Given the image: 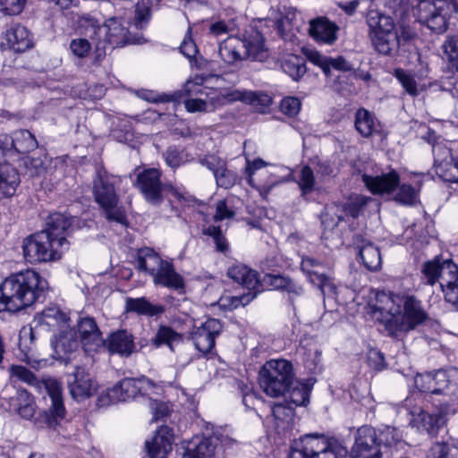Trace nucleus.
I'll list each match as a JSON object with an SVG mask.
<instances>
[{
    "instance_id": "nucleus-1",
    "label": "nucleus",
    "mask_w": 458,
    "mask_h": 458,
    "mask_svg": "<svg viewBox=\"0 0 458 458\" xmlns=\"http://www.w3.org/2000/svg\"><path fill=\"white\" fill-rule=\"evenodd\" d=\"M48 291V282L33 269L7 276L0 284V312L17 313L42 301Z\"/></svg>"
},
{
    "instance_id": "nucleus-2",
    "label": "nucleus",
    "mask_w": 458,
    "mask_h": 458,
    "mask_svg": "<svg viewBox=\"0 0 458 458\" xmlns=\"http://www.w3.org/2000/svg\"><path fill=\"white\" fill-rule=\"evenodd\" d=\"M120 180L109 174L104 167L99 166L92 181V193L95 201L101 208L105 217L108 221L122 225L126 223V215L119 207V195L116 185Z\"/></svg>"
},
{
    "instance_id": "nucleus-3",
    "label": "nucleus",
    "mask_w": 458,
    "mask_h": 458,
    "mask_svg": "<svg viewBox=\"0 0 458 458\" xmlns=\"http://www.w3.org/2000/svg\"><path fill=\"white\" fill-rule=\"evenodd\" d=\"M417 41H420L415 30L403 25V53L407 55V66L403 71V88L411 96H417L425 90L428 84V70L420 60Z\"/></svg>"
},
{
    "instance_id": "nucleus-4",
    "label": "nucleus",
    "mask_w": 458,
    "mask_h": 458,
    "mask_svg": "<svg viewBox=\"0 0 458 458\" xmlns=\"http://www.w3.org/2000/svg\"><path fill=\"white\" fill-rule=\"evenodd\" d=\"M398 442V432L394 428L387 426L377 436L374 428L362 426L356 431L351 449L352 458H382L381 445L393 446Z\"/></svg>"
},
{
    "instance_id": "nucleus-5",
    "label": "nucleus",
    "mask_w": 458,
    "mask_h": 458,
    "mask_svg": "<svg viewBox=\"0 0 458 458\" xmlns=\"http://www.w3.org/2000/svg\"><path fill=\"white\" fill-rule=\"evenodd\" d=\"M300 447H293L289 458H346L347 448L335 438L320 434H307L301 437Z\"/></svg>"
},
{
    "instance_id": "nucleus-6",
    "label": "nucleus",
    "mask_w": 458,
    "mask_h": 458,
    "mask_svg": "<svg viewBox=\"0 0 458 458\" xmlns=\"http://www.w3.org/2000/svg\"><path fill=\"white\" fill-rule=\"evenodd\" d=\"M454 12H458V0H420L412 6L413 15L418 21L437 33L446 30Z\"/></svg>"
},
{
    "instance_id": "nucleus-7",
    "label": "nucleus",
    "mask_w": 458,
    "mask_h": 458,
    "mask_svg": "<svg viewBox=\"0 0 458 458\" xmlns=\"http://www.w3.org/2000/svg\"><path fill=\"white\" fill-rule=\"evenodd\" d=\"M294 384L293 365L286 360H270L259 371V385L269 396L284 394Z\"/></svg>"
},
{
    "instance_id": "nucleus-8",
    "label": "nucleus",
    "mask_w": 458,
    "mask_h": 458,
    "mask_svg": "<svg viewBox=\"0 0 458 458\" xmlns=\"http://www.w3.org/2000/svg\"><path fill=\"white\" fill-rule=\"evenodd\" d=\"M369 312L385 325L392 336L401 332V296L389 292L377 291L374 300L369 302Z\"/></svg>"
},
{
    "instance_id": "nucleus-9",
    "label": "nucleus",
    "mask_w": 458,
    "mask_h": 458,
    "mask_svg": "<svg viewBox=\"0 0 458 458\" xmlns=\"http://www.w3.org/2000/svg\"><path fill=\"white\" fill-rule=\"evenodd\" d=\"M369 35L375 49L383 55L397 54L400 47L399 37L394 31V23L390 16L369 13L367 19Z\"/></svg>"
},
{
    "instance_id": "nucleus-10",
    "label": "nucleus",
    "mask_w": 458,
    "mask_h": 458,
    "mask_svg": "<svg viewBox=\"0 0 458 458\" xmlns=\"http://www.w3.org/2000/svg\"><path fill=\"white\" fill-rule=\"evenodd\" d=\"M59 247L47 233L37 232L23 240V257L30 264L55 261L62 256Z\"/></svg>"
},
{
    "instance_id": "nucleus-11",
    "label": "nucleus",
    "mask_w": 458,
    "mask_h": 458,
    "mask_svg": "<svg viewBox=\"0 0 458 458\" xmlns=\"http://www.w3.org/2000/svg\"><path fill=\"white\" fill-rule=\"evenodd\" d=\"M36 389L39 392L44 389L50 399V404L41 413V419L47 427L55 428L66 416L62 384L56 378L46 377L39 381V386Z\"/></svg>"
},
{
    "instance_id": "nucleus-12",
    "label": "nucleus",
    "mask_w": 458,
    "mask_h": 458,
    "mask_svg": "<svg viewBox=\"0 0 458 458\" xmlns=\"http://www.w3.org/2000/svg\"><path fill=\"white\" fill-rule=\"evenodd\" d=\"M154 384L147 377L123 378L108 389L106 394L100 395L98 402L101 405L126 402L135 399L139 394H147Z\"/></svg>"
},
{
    "instance_id": "nucleus-13",
    "label": "nucleus",
    "mask_w": 458,
    "mask_h": 458,
    "mask_svg": "<svg viewBox=\"0 0 458 458\" xmlns=\"http://www.w3.org/2000/svg\"><path fill=\"white\" fill-rule=\"evenodd\" d=\"M134 186L148 203L155 206L163 201V191L168 188L161 181V172L156 168H148L138 173Z\"/></svg>"
},
{
    "instance_id": "nucleus-14",
    "label": "nucleus",
    "mask_w": 458,
    "mask_h": 458,
    "mask_svg": "<svg viewBox=\"0 0 458 458\" xmlns=\"http://www.w3.org/2000/svg\"><path fill=\"white\" fill-rule=\"evenodd\" d=\"M434 169L445 182H458V157H454L451 149L442 142L433 143Z\"/></svg>"
},
{
    "instance_id": "nucleus-15",
    "label": "nucleus",
    "mask_w": 458,
    "mask_h": 458,
    "mask_svg": "<svg viewBox=\"0 0 458 458\" xmlns=\"http://www.w3.org/2000/svg\"><path fill=\"white\" fill-rule=\"evenodd\" d=\"M429 319L421 300L413 294L403 293V332L415 330Z\"/></svg>"
},
{
    "instance_id": "nucleus-16",
    "label": "nucleus",
    "mask_w": 458,
    "mask_h": 458,
    "mask_svg": "<svg viewBox=\"0 0 458 458\" xmlns=\"http://www.w3.org/2000/svg\"><path fill=\"white\" fill-rule=\"evenodd\" d=\"M301 270L308 276L310 283L316 285L324 297H334L335 285L333 279L324 273V265L318 259L310 257L301 260Z\"/></svg>"
},
{
    "instance_id": "nucleus-17",
    "label": "nucleus",
    "mask_w": 458,
    "mask_h": 458,
    "mask_svg": "<svg viewBox=\"0 0 458 458\" xmlns=\"http://www.w3.org/2000/svg\"><path fill=\"white\" fill-rule=\"evenodd\" d=\"M38 148L35 136L28 130H18L11 136L0 135V157H4L6 151L14 150L24 154Z\"/></svg>"
},
{
    "instance_id": "nucleus-18",
    "label": "nucleus",
    "mask_w": 458,
    "mask_h": 458,
    "mask_svg": "<svg viewBox=\"0 0 458 458\" xmlns=\"http://www.w3.org/2000/svg\"><path fill=\"white\" fill-rule=\"evenodd\" d=\"M221 330L222 325L218 319H207L200 327H196L191 334V339L196 349L204 354L208 353L215 347V339Z\"/></svg>"
},
{
    "instance_id": "nucleus-19",
    "label": "nucleus",
    "mask_w": 458,
    "mask_h": 458,
    "mask_svg": "<svg viewBox=\"0 0 458 458\" xmlns=\"http://www.w3.org/2000/svg\"><path fill=\"white\" fill-rule=\"evenodd\" d=\"M410 425L419 431H426L429 435H435L446 421L445 414L441 409L437 414H428L420 407H415L409 412Z\"/></svg>"
},
{
    "instance_id": "nucleus-20",
    "label": "nucleus",
    "mask_w": 458,
    "mask_h": 458,
    "mask_svg": "<svg viewBox=\"0 0 458 458\" xmlns=\"http://www.w3.org/2000/svg\"><path fill=\"white\" fill-rule=\"evenodd\" d=\"M68 387L71 396L80 402L93 394V383L88 370L77 366L68 377Z\"/></svg>"
},
{
    "instance_id": "nucleus-21",
    "label": "nucleus",
    "mask_w": 458,
    "mask_h": 458,
    "mask_svg": "<svg viewBox=\"0 0 458 458\" xmlns=\"http://www.w3.org/2000/svg\"><path fill=\"white\" fill-rule=\"evenodd\" d=\"M174 431L168 426H161L145 446L150 458H165L172 450Z\"/></svg>"
},
{
    "instance_id": "nucleus-22",
    "label": "nucleus",
    "mask_w": 458,
    "mask_h": 458,
    "mask_svg": "<svg viewBox=\"0 0 458 458\" xmlns=\"http://www.w3.org/2000/svg\"><path fill=\"white\" fill-rule=\"evenodd\" d=\"M2 45L17 53H22L33 46L32 36L25 26L13 24L3 34Z\"/></svg>"
},
{
    "instance_id": "nucleus-23",
    "label": "nucleus",
    "mask_w": 458,
    "mask_h": 458,
    "mask_svg": "<svg viewBox=\"0 0 458 458\" xmlns=\"http://www.w3.org/2000/svg\"><path fill=\"white\" fill-rule=\"evenodd\" d=\"M304 54L306 58L313 64L320 67L327 76H330L332 69L339 72H350L353 69L352 64L343 56L328 57L315 49H305Z\"/></svg>"
},
{
    "instance_id": "nucleus-24",
    "label": "nucleus",
    "mask_w": 458,
    "mask_h": 458,
    "mask_svg": "<svg viewBox=\"0 0 458 458\" xmlns=\"http://www.w3.org/2000/svg\"><path fill=\"white\" fill-rule=\"evenodd\" d=\"M399 181V175L394 171L377 176L362 175L363 183L374 195L384 196L392 193L398 186Z\"/></svg>"
},
{
    "instance_id": "nucleus-25",
    "label": "nucleus",
    "mask_w": 458,
    "mask_h": 458,
    "mask_svg": "<svg viewBox=\"0 0 458 458\" xmlns=\"http://www.w3.org/2000/svg\"><path fill=\"white\" fill-rule=\"evenodd\" d=\"M69 318L58 307L51 306L37 313L34 318L36 326L45 327L48 331H60L67 327Z\"/></svg>"
},
{
    "instance_id": "nucleus-26",
    "label": "nucleus",
    "mask_w": 458,
    "mask_h": 458,
    "mask_svg": "<svg viewBox=\"0 0 458 458\" xmlns=\"http://www.w3.org/2000/svg\"><path fill=\"white\" fill-rule=\"evenodd\" d=\"M228 102L240 100L253 106L259 112L264 113L272 104V97L262 91L233 89L227 91Z\"/></svg>"
},
{
    "instance_id": "nucleus-27",
    "label": "nucleus",
    "mask_w": 458,
    "mask_h": 458,
    "mask_svg": "<svg viewBox=\"0 0 458 458\" xmlns=\"http://www.w3.org/2000/svg\"><path fill=\"white\" fill-rule=\"evenodd\" d=\"M152 278L156 285H160L179 293L184 292V278L176 272L174 266L170 261L166 260L157 272H155Z\"/></svg>"
},
{
    "instance_id": "nucleus-28",
    "label": "nucleus",
    "mask_w": 458,
    "mask_h": 458,
    "mask_svg": "<svg viewBox=\"0 0 458 458\" xmlns=\"http://www.w3.org/2000/svg\"><path fill=\"white\" fill-rule=\"evenodd\" d=\"M228 102L227 91L211 92L206 94V98L202 97L189 98L184 100V106L187 111L194 112H212L216 107L225 105Z\"/></svg>"
},
{
    "instance_id": "nucleus-29",
    "label": "nucleus",
    "mask_w": 458,
    "mask_h": 458,
    "mask_svg": "<svg viewBox=\"0 0 458 458\" xmlns=\"http://www.w3.org/2000/svg\"><path fill=\"white\" fill-rule=\"evenodd\" d=\"M52 345L55 354L60 359H66L80 346L77 332L67 326V327L60 330L58 335H55Z\"/></svg>"
},
{
    "instance_id": "nucleus-30",
    "label": "nucleus",
    "mask_w": 458,
    "mask_h": 458,
    "mask_svg": "<svg viewBox=\"0 0 458 458\" xmlns=\"http://www.w3.org/2000/svg\"><path fill=\"white\" fill-rule=\"evenodd\" d=\"M227 276L246 288L248 292L257 291V293H259L261 291L262 285L260 284L257 271L243 264H236L230 267L227 270Z\"/></svg>"
},
{
    "instance_id": "nucleus-31",
    "label": "nucleus",
    "mask_w": 458,
    "mask_h": 458,
    "mask_svg": "<svg viewBox=\"0 0 458 458\" xmlns=\"http://www.w3.org/2000/svg\"><path fill=\"white\" fill-rule=\"evenodd\" d=\"M71 218L62 213L51 214L46 222V226L40 232L47 233L50 239L57 243L60 248L67 243L64 233L71 226Z\"/></svg>"
},
{
    "instance_id": "nucleus-32",
    "label": "nucleus",
    "mask_w": 458,
    "mask_h": 458,
    "mask_svg": "<svg viewBox=\"0 0 458 458\" xmlns=\"http://www.w3.org/2000/svg\"><path fill=\"white\" fill-rule=\"evenodd\" d=\"M338 26L327 18H318L310 22L309 33L316 41L332 45L337 38Z\"/></svg>"
},
{
    "instance_id": "nucleus-33",
    "label": "nucleus",
    "mask_w": 458,
    "mask_h": 458,
    "mask_svg": "<svg viewBox=\"0 0 458 458\" xmlns=\"http://www.w3.org/2000/svg\"><path fill=\"white\" fill-rule=\"evenodd\" d=\"M81 343L87 348H98L102 345L101 332L93 318H81L77 322Z\"/></svg>"
},
{
    "instance_id": "nucleus-34",
    "label": "nucleus",
    "mask_w": 458,
    "mask_h": 458,
    "mask_svg": "<svg viewBox=\"0 0 458 458\" xmlns=\"http://www.w3.org/2000/svg\"><path fill=\"white\" fill-rule=\"evenodd\" d=\"M243 56L253 61L263 62L268 57V51L265 46L262 34L257 30L252 31L244 39Z\"/></svg>"
},
{
    "instance_id": "nucleus-35",
    "label": "nucleus",
    "mask_w": 458,
    "mask_h": 458,
    "mask_svg": "<svg viewBox=\"0 0 458 458\" xmlns=\"http://www.w3.org/2000/svg\"><path fill=\"white\" fill-rule=\"evenodd\" d=\"M102 345L112 353L129 356L134 351L133 336L125 330H119L111 334Z\"/></svg>"
},
{
    "instance_id": "nucleus-36",
    "label": "nucleus",
    "mask_w": 458,
    "mask_h": 458,
    "mask_svg": "<svg viewBox=\"0 0 458 458\" xmlns=\"http://www.w3.org/2000/svg\"><path fill=\"white\" fill-rule=\"evenodd\" d=\"M165 261L153 249L142 248L137 253L136 267L140 272L153 276Z\"/></svg>"
},
{
    "instance_id": "nucleus-37",
    "label": "nucleus",
    "mask_w": 458,
    "mask_h": 458,
    "mask_svg": "<svg viewBox=\"0 0 458 458\" xmlns=\"http://www.w3.org/2000/svg\"><path fill=\"white\" fill-rule=\"evenodd\" d=\"M357 243L362 242V245H358L357 250L359 257L361 259L364 267L369 271H377L381 267L382 259L377 247L370 242H365L360 236H356Z\"/></svg>"
},
{
    "instance_id": "nucleus-38",
    "label": "nucleus",
    "mask_w": 458,
    "mask_h": 458,
    "mask_svg": "<svg viewBox=\"0 0 458 458\" xmlns=\"http://www.w3.org/2000/svg\"><path fill=\"white\" fill-rule=\"evenodd\" d=\"M127 312H134L138 315L154 317L163 314L165 308L161 304H153L147 298H127L125 301Z\"/></svg>"
},
{
    "instance_id": "nucleus-39",
    "label": "nucleus",
    "mask_w": 458,
    "mask_h": 458,
    "mask_svg": "<svg viewBox=\"0 0 458 458\" xmlns=\"http://www.w3.org/2000/svg\"><path fill=\"white\" fill-rule=\"evenodd\" d=\"M242 48H244L242 39L236 37H229L219 44L218 54L226 64H233L244 59Z\"/></svg>"
},
{
    "instance_id": "nucleus-40",
    "label": "nucleus",
    "mask_w": 458,
    "mask_h": 458,
    "mask_svg": "<svg viewBox=\"0 0 458 458\" xmlns=\"http://www.w3.org/2000/svg\"><path fill=\"white\" fill-rule=\"evenodd\" d=\"M355 129L365 138L377 131L378 123L375 116L365 108H360L355 113Z\"/></svg>"
},
{
    "instance_id": "nucleus-41",
    "label": "nucleus",
    "mask_w": 458,
    "mask_h": 458,
    "mask_svg": "<svg viewBox=\"0 0 458 458\" xmlns=\"http://www.w3.org/2000/svg\"><path fill=\"white\" fill-rule=\"evenodd\" d=\"M13 402L16 411L21 418L30 420L34 417L36 403L33 396L27 390H18Z\"/></svg>"
},
{
    "instance_id": "nucleus-42",
    "label": "nucleus",
    "mask_w": 458,
    "mask_h": 458,
    "mask_svg": "<svg viewBox=\"0 0 458 458\" xmlns=\"http://www.w3.org/2000/svg\"><path fill=\"white\" fill-rule=\"evenodd\" d=\"M344 209L342 205L332 203L327 205L321 215V224L325 230H334L342 221H344Z\"/></svg>"
},
{
    "instance_id": "nucleus-43",
    "label": "nucleus",
    "mask_w": 458,
    "mask_h": 458,
    "mask_svg": "<svg viewBox=\"0 0 458 458\" xmlns=\"http://www.w3.org/2000/svg\"><path fill=\"white\" fill-rule=\"evenodd\" d=\"M421 184V174H415L411 182H403V205L418 206L420 204V191Z\"/></svg>"
},
{
    "instance_id": "nucleus-44",
    "label": "nucleus",
    "mask_w": 458,
    "mask_h": 458,
    "mask_svg": "<svg viewBox=\"0 0 458 458\" xmlns=\"http://www.w3.org/2000/svg\"><path fill=\"white\" fill-rule=\"evenodd\" d=\"M281 67L293 81H298L307 72L304 58L298 55H289L282 61Z\"/></svg>"
},
{
    "instance_id": "nucleus-45",
    "label": "nucleus",
    "mask_w": 458,
    "mask_h": 458,
    "mask_svg": "<svg viewBox=\"0 0 458 458\" xmlns=\"http://www.w3.org/2000/svg\"><path fill=\"white\" fill-rule=\"evenodd\" d=\"M182 341V335L181 334L175 332L170 327L160 326L155 336L151 339V344L156 347L166 344L173 351V345Z\"/></svg>"
},
{
    "instance_id": "nucleus-46",
    "label": "nucleus",
    "mask_w": 458,
    "mask_h": 458,
    "mask_svg": "<svg viewBox=\"0 0 458 458\" xmlns=\"http://www.w3.org/2000/svg\"><path fill=\"white\" fill-rule=\"evenodd\" d=\"M263 281L276 290H284L296 295H300L302 293V288L300 285H297L289 277L281 275H266Z\"/></svg>"
},
{
    "instance_id": "nucleus-47",
    "label": "nucleus",
    "mask_w": 458,
    "mask_h": 458,
    "mask_svg": "<svg viewBox=\"0 0 458 458\" xmlns=\"http://www.w3.org/2000/svg\"><path fill=\"white\" fill-rule=\"evenodd\" d=\"M215 452V445L208 438H197L192 447H188L182 458H210Z\"/></svg>"
},
{
    "instance_id": "nucleus-48",
    "label": "nucleus",
    "mask_w": 458,
    "mask_h": 458,
    "mask_svg": "<svg viewBox=\"0 0 458 458\" xmlns=\"http://www.w3.org/2000/svg\"><path fill=\"white\" fill-rule=\"evenodd\" d=\"M48 163L49 159L46 155L38 157L28 156L22 159L25 173L30 177H39L43 175L47 171Z\"/></svg>"
},
{
    "instance_id": "nucleus-49",
    "label": "nucleus",
    "mask_w": 458,
    "mask_h": 458,
    "mask_svg": "<svg viewBox=\"0 0 458 458\" xmlns=\"http://www.w3.org/2000/svg\"><path fill=\"white\" fill-rule=\"evenodd\" d=\"M433 374L434 387H438L439 394L448 387L449 385L458 386V369L452 367L447 369L438 370Z\"/></svg>"
},
{
    "instance_id": "nucleus-50",
    "label": "nucleus",
    "mask_w": 458,
    "mask_h": 458,
    "mask_svg": "<svg viewBox=\"0 0 458 458\" xmlns=\"http://www.w3.org/2000/svg\"><path fill=\"white\" fill-rule=\"evenodd\" d=\"M106 26L107 28V35L109 39L115 44L121 42H129V30L125 28L120 20L115 17H112L106 21Z\"/></svg>"
},
{
    "instance_id": "nucleus-51",
    "label": "nucleus",
    "mask_w": 458,
    "mask_h": 458,
    "mask_svg": "<svg viewBox=\"0 0 458 458\" xmlns=\"http://www.w3.org/2000/svg\"><path fill=\"white\" fill-rule=\"evenodd\" d=\"M294 407L288 402L275 403L272 406V415L276 421L277 427H288L294 417Z\"/></svg>"
},
{
    "instance_id": "nucleus-52",
    "label": "nucleus",
    "mask_w": 458,
    "mask_h": 458,
    "mask_svg": "<svg viewBox=\"0 0 458 458\" xmlns=\"http://www.w3.org/2000/svg\"><path fill=\"white\" fill-rule=\"evenodd\" d=\"M287 392H289L290 394V401L288 403L291 405L294 404V406H305L310 402V389L304 384L294 381V384Z\"/></svg>"
},
{
    "instance_id": "nucleus-53",
    "label": "nucleus",
    "mask_w": 458,
    "mask_h": 458,
    "mask_svg": "<svg viewBox=\"0 0 458 458\" xmlns=\"http://www.w3.org/2000/svg\"><path fill=\"white\" fill-rule=\"evenodd\" d=\"M257 294L256 291L248 292L238 296L225 295L221 297L219 303L222 307L232 310L249 304L254 298H256Z\"/></svg>"
},
{
    "instance_id": "nucleus-54",
    "label": "nucleus",
    "mask_w": 458,
    "mask_h": 458,
    "mask_svg": "<svg viewBox=\"0 0 458 458\" xmlns=\"http://www.w3.org/2000/svg\"><path fill=\"white\" fill-rule=\"evenodd\" d=\"M296 182L302 195L313 191L316 185V178L313 169L310 165L302 166L300 170Z\"/></svg>"
},
{
    "instance_id": "nucleus-55",
    "label": "nucleus",
    "mask_w": 458,
    "mask_h": 458,
    "mask_svg": "<svg viewBox=\"0 0 458 458\" xmlns=\"http://www.w3.org/2000/svg\"><path fill=\"white\" fill-rule=\"evenodd\" d=\"M444 259L436 257L432 260H428L423 264L422 274L427 279L428 284L433 285L437 281H440L442 261Z\"/></svg>"
},
{
    "instance_id": "nucleus-56",
    "label": "nucleus",
    "mask_w": 458,
    "mask_h": 458,
    "mask_svg": "<svg viewBox=\"0 0 458 458\" xmlns=\"http://www.w3.org/2000/svg\"><path fill=\"white\" fill-rule=\"evenodd\" d=\"M151 0H141L135 7L134 24L136 28L142 29L151 18Z\"/></svg>"
},
{
    "instance_id": "nucleus-57",
    "label": "nucleus",
    "mask_w": 458,
    "mask_h": 458,
    "mask_svg": "<svg viewBox=\"0 0 458 458\" xmlns=\"http://www.w3.org/2000/svg\"><path fill=\"white\" fill-rule=\"evenodd\" d=\"M440 276L441 288L446 287L448 283L454 284L458 280V266L451 259L442 261V269Z\"/></svg>"
},
{
    "instance_id": "nucleus-58",
    "label": "nucleus",
    "mask_w": 458,
    "mask_h": 458,
    "mask_svg": "<svg viewBox=\"0 0 458 458\" xmlns=\"http://www.w3.org/2000/svg\"><path fill=\"white\" fill-rule=\"evenodd\" d=\"M203 233L213 239L216 251L224 254L228 252L229 243L225 236L223 234L220 227L209 225L208 228L203 229Z\"/></svg>"
},
{
    "instance_id": "nucleus-59",
    "label": "nucleus",
    "mask_w": 458,
    "mask_h": 458,
    "mask_svg": "<svg viewBox=\"0 0 458 458\" xmlns=\"http://www.w3.org/2000/svg\"><path fill=\"white\" fill-rule=\"evenodd\" d=\"M11 377H16L19 380L27 383L28 385L37 388L39 386V379L36 377L34 373L28 368L21 365H12L9 369Z\"/></svg>"
},
{
    "instance_id": "nucleus-60",
    "label": "nucleus",
    "mask_w": 458,
    "mask_h": 458,
    "mask_svg": "<svg viewBox=\"0 0 458 458\" xmlns=\"http://www.w3.org/2000/svg\"><path fill=\"white\" fill-rule=\"evenodd\" d=\"M284 168L282 166H274L273 171L270 172V176L267 182L259 186V191L263 196H267L272 191V189L283 182L288 181L286 176H280L278 174L284 171Z\"/></svg>"
},
{
    "instance_id": "nucleus-61",
    "label": "nucleus",
    "mask_w": 458,
    "mask_h": 458,
    "mask_svg": "<svg viewBox=\"0 0 458 458\" xmlns=\"http://www.w3.org/2000/svg\"><path fill=\"white\" fill-rule=\"evenodd\" d=\"M370 200L371 198L360 195L352 199L345 205H342L345 211L344 218L349 216L353 218L358 217L361 210L367 206L368 202Z\"/></svg>"
},
{
    "instance_id": "nucleus-62",
    "label": "nucleus",
    "mask_w": 458,
    "mask_h": 458,
    "mask_svg": "<svg viewBox=\"0 0 458 458\" xmlns=\"http://www.w3.org/2000/svg\"><path fill=\"white\" fill-rule=\"evenodd\" d=\"M165 163L172 168H177L187 161V155L182 149L175 147L168 148L164 153Z\"/></svg>"
},
{
    "instance_id": "nucleus-63",
    "label": "nucleus",
    "mask_w": 458,
    "mask_h": 458,
    "mask_svg": "<svg viewBox=\"0 0 458 458\" xmlns=\"http://www.w3.org/2000/svg\"><path fill=\"white\" fill-rule=\"evenodd\" d=\"M79 27L85 36L93 38L100 30L98 21L89 14L82 15L78 21Z\"/></svg>"
},
{
    "instance_id": "nucleus-64",
    "label": "nucleus",
    "mask_w": 458,
    "mask_h": 458,
    "mask_svg": "<svg viewBox=\"0 0 458 458\" xmlns=\"http://www.w3.org/2000/svg\"><path fill=\"white\" fill-rule=\"evenodd\" d=\"M445 53L454 63L453 66L458 71V35L448 37L443 44Z\"/></svg>"
}]
</instances>
